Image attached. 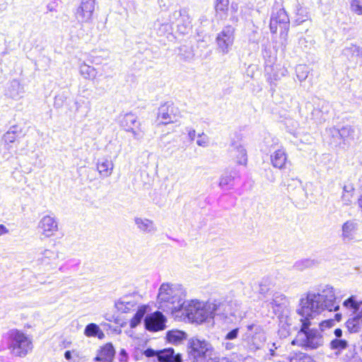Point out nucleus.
<instances>
[{"label":"nucleus","instance_id":"f257e3e1","mask_svg":"<svg viewBox=\"0 0 362 362\" xmlns=\"http://www.w3.org/2000/svg\"><path fill=\"white\" fill-rule=\"evenodd\" d=\"M300 306L297 313L301 317V325L291 344L307 351L317 349L323 345L324 339L317 329L310 328V320L324 310L337 311L339 309L333 287L326 285L317 293H308L305 298L300 299Z\"/></svg>","mask_w":362,"mask_h":362},{"label":"nucleus","instance_id":"f03ea898","mask_svg":"<svg viewBox=\"0 0 362 362\" xmlns=\"http://www.w3.org/2000/svg\"><path fill=\"white\" fill-rule=\"evenodd\" d=\"M185 297L180 286L163 284L158 295V309L172 314L180 312L186 303Z\"/></svg>","mask_w":362,"mask_h":362},{"label":"nucleus","instance_id":"7ed1b4c3","mask_svg":"<svg viewBox=\"0 0 362 362\" xmlns=\"http://www.w3.org/2000/svg\"><path fill=\"white\" fill-rule=\"evenodd\" d=\"M2 345L9 350L11 354L17 357H25L32 351V339L24 332L17 329H9L2 336Z\"/></svg>","mask_w":362,"mask_h":362},{"label":"nucleus","instance_id":"20e7f679","mask_svg":"<svg viewBox=\"0 0 362 362\" xmlns=\"http://www.w3.org/2000/svg\"><path fill=\"white\" fill-rule=\"evenodd\" d=\"M188 357L192 362H211L214 349L204 339L192 337L187 345Z\"/></svg>","mask_w":362,"mask_h":362},{"label":"nucleus","instance_id":"39448f33","mask_svg":"<svg viewBox=\"0 0 362 362\" xmlns=\"http://www.w3.org/2000/svg\"><path fill=\"white\" fill-rule=\"evenodd\" d=\"M214 308L208 302L203 303L198 300L186 302L183 306L182 315H185L193 322L202 323L211 319V310Z\"/></svg>","mask_w":362,"mask_h":362},{"label":"nucleus","instance_id":"423d86ee","mask_svg":"<svg viewBox=\"0 0 362 362\" xmlns=\"http://www.w3.org/2000/svg\"><path fill=\"white\" fill-rule=\"evenodd\" d=\"M248 349L252 351L259 349L266 341L265 333L262 327L257 324L248 325L243 336Z\"/></svg>","mask_w":362,"mask_h":362},{"label":"nucleus","instance_id":"0eeeda50","mask_svg":"<svg viewBox=\"0 0 362 362\" xmlns=\"http://www.w3.org/2000/svg\"><path fill=\"white\" fill-rule=\"evenodd\" d=\"M264 304L266 307L271 308L279 318L287 317L290 313L289 300L285 295L281 293H273L272 300L264 301Z\"/></svg>","mask_w":362,"mask_h":362},{"label":"nucleus","instance_id":"6e6552de","mask_svg":"<svg viewBox=\"0 0 362 362\" xmlns=\"http://www.w3.org/2000/svg\"><path fill=\"white\" fill-rule=\"evenodd\" d=\"M169 21L175 24L177 31L182 35L187 34L192 29V19L187 8L173 11L169 16Z\"/></svg>","mask_w":362,"mask_h":362},{"label":"nucleus","instance_id":"1a4fd4ad","mask_svg":"<svg viewBox=\"0 0 362 362\" xmlns=\"http://www.w3.org/2000/svg\"><path fill=\"white\" fill-rule=\"evenodd\" d=\"M180 118V111L172 102L161 105L157 113V120L160 124L167 125L175 123Z\"/></svg>","mask_w":362,"mask_h":362},{"label":"nucleus","instance_id":"9d476101","mask_svg":"<svg viewBox=\"0 0 362 362\" xmlns=\"http://www.w3.org/2000/svg\"><path fill=\"white\" fill-rule=\"evenodd\" d=\"M235 28L232 25H226L218 33L216 37L218 49L223 54L229 52L235 40Z\"/></svg>","mask_w":362,"mask_h":362},{"label":"nucleus","instance_id":"9b49d317","mask_svg":"<svg viewBox=\"0 0 362 362\" xmlns=\"http://www.w3.org/2000/svg\"><path fill=\"white\" fill-rule=\"evenodd\" d=\"M121 125L127 132L132 133L134 139L140 140L143 138L144 131L141 129V124L134 114H125L121 120Z\"/></svg>","mask_w":362,"mask_h":362},{"label":"nucleus","instance_id":"f8f14e48","mask_svg":"<svg viewBox=\"0 0 362 362\" xmlns=\"http://www.w3.org/2000/svg\"><path fill=\"white\" fill-rule=\"evenodd\" d=\"M95 0H81L80 6L76 11V18L78 23H90L92 21L95 10Z\"/></svg>","mask_w":362,"mask_h":362},{"label":"nucleus","instance_id":"ddd939ff","mask_svg":"<svg viewBox=\"0 0 362 362\" xmlns=\"http://www.w3.org/2000/svg\"><path fill=\"white\" fill-rule=\"evenodd\" d=\"M166 318L160 311L147 315L144 318L145 328L151 332H158L165 328Z\"/></svg>","mask_w":362,"mask_h":362},{"label":"nucleus","instance_id":"4468645a","mask_svg":"<svg viewBox=\"0 0 362 362\" xmlns=\"http://www.w3.org/2000/svg\"><path fill=\"white\" fill-rule=\"evenodd\" d=\"M38 228L42 235L49 238L58 230V223L55 217L49 215L45 216L40 221Z\"/></svg>","mask_w":362,"mask_h":362},{"label":"nucleus","instance_id":"2eb2a0df","mask_svg":"<svg viewBox=\"0 0 362 362\" xmlns=\"http://www.w3.org/2000/svg\"><path fill=\"white\" fill-rule=\"evenodd\" d=\"M21 133V129L17 125H13L3 135L1 141L8 151L13 149V144L18 141Z\"/></svg>","mask_w":362,"mask_h":362},{"label":"nucleus","instance_id":"dca6fc26","mask_svg":"<svg viewBox=\"0 0 362 362\" xmlns=\"http://www.w3.org/2000/svg\"><path fill=\"white\" fill-rule=\"evenodd\" d=\"M134 224L138 230L144 234H154L158 229L155 223L147 218L135 217Z\"/></svg>","mask_w":362,"mask_h":362},{"label":"nucleus","instance_id":"f3484780","mask_svg":"<svg viewBox=\"0 0 362 362\" xmlns=\"http://www.w3.org/2000/svg\"><path fill=\"white\" fill-rule=\"evenodd\" d=\"M115 351L111 343H107L98 351L94 362H112Z\"/></svg>","mask_w":362,"mask_h":362},{"label":"nucleus","instance_id":"a211bd4d","mask_svg":"<svg viewBox=\"0 0 362 362\" xmlns=\"http://www.w3.org/2000/svg\"><path fill=\"white\" fill-rule=\"evenodd\" d=\"M229 151L230 156L235 159L238 164L243 165L247 164V151L241 144L233 143L229 148Z\"/></svg>","mask_w":362,"mask_h":362},{"label":"nucleus","instance_id":"6ab92c4d","mask_svg":"<svg viewBox=\"0 0 362 362\" xmlns=\"http://www.w3.org/2000/svg\"><path fill=\"white\" fill-rule=\"evenodd\" d=\"M158 361L159 362H182V355L175 354L173 348L158 350Z\"/></svg>","mask_w":362,"mask_h":362},{"label":"nucleus","instance_id":"aec40b11","mask_svg":"<svg viewBox=\"0 0 362 362\" xmlns=\"http://www.w3.org/2000/svg\"><path fill=\"white\" fill-rule=\"evenodd\" d=\"M358 228V223L355 219H351L346 221L342 225V234L341 238L344 240H351L354 238V235Z\"/></svg>","mask_w":362,"mask_h":362},{"label":"nucleus","instance_id":"412c9836","mask_svg":"<svg viewBox=\"0 0 362 362\" xmlns=\"http://www.w3.org/2000/svg\"><path fill=\"white\" fill-rule=\"evenodd\" d=\"M114 164L111 160L100 158L97 162V170L102 177H110L113 171Z\"/></svg>","mask_w":362,"mask_h":362},{"label":"nucleus","instance_id":"4be33fe9","mask_svg":"<svg viewBox=\"0 0 362 362\" xmlns=\"http://www.w3.org/2000/svg\"><path fill=\"white\" fill-rule=\"evenodd\" d=\"M136 306V303L132 296H124L115 303L117 309L124 313L134 310Z\"/></svg>","mask_w":362,"mask_h":362},{"label":"nucleus","instance_id":"5701e85b","mask_svg":"<svg viewBox=\"0 0 362 362\" xmlns=\"http://www.w3.org/2000/svg\"><path fill=\"white\" fill-rule=\"evenodd\" d=\"M272 16L279 23V27L281 33L288 30L289 18L284 9L280 8L276 12H273Z\"/></svg>","mask_w":362,"mask_h":362},{"label":"nucleus","instance_id":"b1692460","mask_svg":"<svg viewBox=\"0 0 362 362\" xmlns=\"http://www.w3.org/2000/svg\"><path fill=\"white\" fill-rule=\"evenodd\" d=\"M286 159V155L283 149H277L271 155L272 164L276 168H283Z\"/></svg>","mask_w":362,"mask_h":362},{"label":"nucleus","instance_id":"393cba45","mask_svg":"<svg viewBox=\"0 0 362 362\" xmlns=\"http://www.w3.org/2000/svg\"><path fill=\"white\" fill-rule=\"evenodd\" d=\"M362 324V313L352 314L346 322V327L350 332L355 333L359 331Z\"/></svg>","mask_w":362,"mask_h":362},{"label":"nucleus","instance_id":"a878e982","mask_svg":"<svg viewBox=\"0 0 362 362\" xmlns=\"http://www.w3.org/2000/svg\"><path fill=\"white\" fill-rule=\"evenodd\" d=\"M229 0H216L214 8L216 16L221 19H226L228 11Z\"/></svg>","mask_w":362,"mask_h":362},{"label":"nucleus","instance_id":"bb28decb","mask_svg":"<svg viewBox=\"0 0 362 362\" xmlns=\"http://www.w3.org/2000/svg\"><path fill=\"white\" fill-rule=\"evenodd\" d=\"M57 257L58 254L56 252L50 250H44L39 254L37 261L40 264L48 265L51 264L53 260L57 259Z\"/></svg>","mask_w":362,"mask_h":362},{"label":"nucleus","instance_id":"cd10ccee","mask_svg":"<svg viewBox=\"0 0 362 362\" xmlns=\"http://www.w3.org/2000/svg\"><path fill=\"white\" fill-rule=\"evenodd\" d=\"M84 334L88 337H98L100 339H103L105 337L103 332L100 329L99 326L95 323H90L86 325L84 329Z\"/></svg>","mask_w":362,"mask_h":362},{"label":"nucleus","instance_id":"c85d7f7f","mask_svg":"<svg viewBox=\"0 0 362 362\" xmlns=\"http://www.w3.org/2000/svg\"><path fill=\"white\" fill-rule=\"evenodd\" d=\"M319 262L317 259H302L298 260L293 264V268L296 270L303 271L305 269L313 268L317 266Z\"/></svg>","mask_w":362,"mask_h":362},{"label":"nucleus","instance_id":"c756f323","mask_svg":"<svg viewBox=\"0 0 362 362\" xmlns=\"http://www.w3.org/2000/svg\"><path fill=\"white\" fill-rule=\"evenodd\" d=\"M79 71L81 75L86 79H94L97 76L96 69L85 62L80 64Z\"/></svg>","mask_w":362,"mask_h":362},{"label":"nucleus","instance_id":"7c9ffc66","mask_svg":"<svg viewBox=\"0 0 362 362\" xmlns=\"http://www.w3.org/2000/svg\"><path fill=\"white\" fill-rule=\"evenodd\" d=\"M237 173L235 170H230L225 172L220 177L219 186L221 188L230 185L233 186V182L235 179Z\"/></svg>","mask_w":362,"mask_h":362},{"label":"nucleus","instance_id":"2f4dec72","mask_svg":"<svg viewBox=\"0 0 362 362\" xmlns=\"http://www.w3.org/2000/svg\"><path fill=\"white\" fill-rule=\"evenodd\" d=\"M288 360L289 362H314L310 356L303 352L291 353Z\"/></svg>","mask_w":362,"mask_h":362},{"label":"nucleus","instance_id":"473e14b6","mask_svg":"<svg viewBox=\"0 0 362 362\" xmlns=\"http://www.w3.org/2000/svg\"><path fill=\"white\" fill-rule=\"evenodd\" d=\"M178 56L185 61H190L194 58V54L191 46L181 45L179 47Z\"/></svg>","mask_w":362,"mask_h":362},{"label":"nucleus","instance_id":"72a5a7b5","mask_svg":"<svg viewBox=\"0 0 362 362\" xmlns=\"http://www.w3.org/2000/svg\"><path fill=\"white\" fill-rule=\"evenodd\" d=\"M23 88L21 86L20 82L18 80H13L10 83L8 88L9 95L12 98L16 99L20 97L21 93H23Z\"/></svg>","mask_w":362,"mask_h":362},{"label":"nucleus","instance_id":"f704fd0d","mask_svg":"<svg viewBox=\"0 0 362 362\" xmlns=\"http://www.w3.org/2000/svg\"><path fill=\"white\" fill-rule=\"evenodd\" d=\"M186 334L184 332L179 330H172L167 333V339L170 343H178L184 339Z\"/></svg>","mask_w":362,"mask_h":362},{"label":"nucleus","instance_id":"c9c22d12","mask_svg":"<svg viewBox=\"0 0 362 362\" xmlns=\"http://www.w3.org/2000/svg\"><path fill=\"white\" fill-rule=\"evenodd\" d=\"M146 313V306H141L140 307L136 313L134 314V317L130 321V327L132 328L136 327L140 322H141V320L144 317L145 314Z\"/></svg>","mask_w":362,"mask_h":362},{"label":"nucleus","instance_id":"e433bc0d","mask_svg":"<svg viewBox=\"0 0 362 362\" xmlns=\"http://www.w3.org/2000/svg\"><path fill=\"white\" fill-rule=\"evenodd\" d=\"M326 132L329 136L332 137L330 144H332L334 146H337V144H340V141L341 139L340 129H337L336 127H332V128H329V129H327Z\"/></svg>","mask_w":362,"mask_h":362},{"label":"nucleus","instance_id":"4c0bfd02","mask_svg":"<svg viewBox=\"0 0 362 362\" xmlns=\"http://www.w3.org/2000/svg\"><path fill=\"white\" fill-rule=\"evenodd\" d=\"M341 139H354L356 133V129L350 125L342 127L340 129Z\"/></svg>","mask_w":362,"mask_h":362},{"label":"nucleus","instance_id":"58836bf2","mask_svg":"<svg viewBox=\"0 0 362 362\" xmlns=\"http://www.w3.org/2000/svg\"><path fill=\"white\" fill-rule=\"evenodd\" d=\"M296 73L298 79L302 82L307 78L309 74V69L305 65L299 64L296 67Z\"/></svg>","mask_w":362,"mask_h":362},{"label":"nucleus","instance_id":"ea45409f","mask_svg":"<svg viewBox=\"0 0 362 362\" xmlns=\"http://www.w3.org/2000/svg\"><path fill=\"white\" fill-rule=\"evenodd\" d=\"M209 304L211 305H214V308L211 310V319L214 318L216 315L221 316L223 315L224 306L225 305L219 301L214 300L213 302L208 301Z\"/></svg>","mask_w":362,"mask_h":362},{"label":"nucleus","instance_id":"a19ab883","mask_svg":"<svg viewBox=\"0 0 362 362\" xmlns=\"http://www.w3.org/2000/svg\"><path fill=\"white\" fill-rule=\"evenodd\" d=\"M348 346V342L345 339H334L330 342V348L333 350L341 351L345 349Z\"/></svg>","mask_w":362,"mask_h":362},{"label":"nucleus","instance_id":"79ce46f5","mask_svg":"<svg viewBox=\"0 0 362 362\" xmlns=\"http://www.w3.org/2000/svg\"><path fill=\"white\" fill-rule=\"evenodd\" d=\"M154 27L155 29L157 30L158 35L160 36L165 35L166 33L170 32L171 30V26L169 23H161L159 21L155 22Z\"/></svg>","mask_w":362,"mask_h":362},{"label":"nucleus","instance_id":"37998d69","mask_svg":"<svg viewBox=\"0 0 362 362\" xmlns=\"http://www.w3.org/2000/svg\"><path fill=\"white\" fill-rule=\"evenodd\" d=\"M307 19L308 16L306 9L303 7L298 8L297 9L296 18L295 19V22L296 23V24L300 25L304 21H305Z\"/></svg>","mask_w":362,"mask_h":362},{"label":"nucleus","instance_id":"c03bdc74","mask_svg":"<svg viewBox=\"0 0 362 362\" xmlns=\"http://www.w3.org/2000/svg\"><path fill=\"white\" fill-rule=\"evenodd\" d=\"M66 99L67 94L64 92L57 95L54 98V107H56L57 108L62 107L64 105Z\"/></svg>","mask_w":362,"mask_h":362},{"label":"nucleus","instance_id":"a18cd8bd","mask_svg":"<svg viewBox=\"0 0 362 362\" xmlns=\"http://www.w3.org/2000/svg\"><path fill=\"white\" fill-rule=\"evenodd\" d=\"M101 51L96 52L93 51L90 54L89 62L93 64H100L102 63L103 59L105 58L103 55L98 54Z\"/></svg>","mask_w":362,"mask_h":362},{"label":"nucleus","instance_id":"49530a36","mask_svg":"<svg viewBox=\"0 0 362 362\" xmlns=\"http://www.w3.org/2000/svg\"><path fill=\"white\" fill-rule=\"evenodd\" d=\"M351 9L358 15L362 14V0H352Z\"/></svg>","mask_w":362,"mask_h":362},{"label":"nucleus","instance_id":"de8ad7c7","mask_svg":"<svg viewBox=\"0 0 362 362\" xmlns=\"http://www.w3.org/2000/svg\"><path fill=\"white\" fill-rule=\"evenodd\" d=\"M198 139L197 140V144L202 147H206L209 143V137L204 134V132L198 134Z\"/></svg>","mask_w":362,"mask_h":362},{"label":"nucleus","instance_id":"09e8293b","mask_svg":"<svg viewBox=\"0 0 362 362\" xmlns=\"http://www.w3.org/2000/svg\"><path fill=\"white\" fill-rule=\"evenodd\" d=\"M268 281H269L268 278L263 279L262 280L261 283L259 284V293L261 294H265L269 291L270 287L268 284Z\"/></svg>","mask_w":362,"mask_h":362},{"label":"nucleus","instance_id":"8fccbe9b","mask_svg":"<svg viewBox=\"0 0 362 362\" xmlns=\"http://www.w3.org/2000/svg\"><path fill=\"white\" fill-rule=\"evenodd\" d=\"M269 28H270V30L272 33H276L277 32L278 28H279V23L272 16H271V18H270Z\"/></svg>","mask_w":362,"mask_h":362},{"label":"nucleus","instance_id":"3c124183","mask_svg":"<svg viewBox=\"0 0 362 362\" xmlns=\"http://www.w3.org/2000/svg\"><path fill=\"white\" fill-rule=\"evenodd\" d=\"M239 332L238 328L230 330L226 336V339L232 340L237 338Z\"/></svg>","mask_w":362,"mask_h":362},{"label":"nucleus","instance_id":"603ef678","mask_svg":"<svg viewBox=\"0 0 362 362\" xmlns=\"http://www.w3.org/2000/svg\"><path fill=\"white\" fill-rule=\"evenodd\" d=\"M158 351H156L151 348H148L144 351V355L148 358L156 356L158 358Z\"/></svg>","mask_w":362,"mask_h":362},{"label":"nucleus","instance_id":"864d4df0","mask_svg":"<svg viewBox=\"0 0 362 362\" xmlns=\"http://www.w3.org/2000/svg\"><path fill=\"white\" fill-rule=\"evenodd\" d=\"M334 320H327L322 322L320 324V329L323 330L325 327H331L334 326Z\"/></svg>","mask_w":362,"mask_h":362},{"label":"nucleus","instance_id":"5fc2aeb1","mask_svg":"<svg viewBox=\"0 0 362 362\" xmlns=\"http://www.w3.org/2000/svg\"><path fill=\"white\" fill-rule=\"evenodd\" d=\"M280 348V344L279 342H274L269 347L270 354L272 356H276L277 354L275 353V351Z\"/></svg>","mask_w":362,"mask_h":362},{"label":"nucleus","instance_id":"6e6d98bb","mask_svg":"<svg viewBox=\"0 0 362 362\" xmlns=\"http://www.w3.org/2000/svg\"><path fill=\"white\" fill-rule=\"evenodd\" d=\"M128 360V354L127 351L122 349L119 354V361L120 362H127Z\"/></svg>","mask_w":362,"mask_h":362},{"label":"nucleus","instance_id":"4d7b16f0","mask_svg":"<svg viewBox=\"0 0 362 362\" xmlns=\"http://www.w3.org/2000/svg\"><path fill=\"white\" fill-rule=\"evenodd\" d=\"M186 132H187L188 138L191 141H193L195 139L196 131L190 127H186Z\"/></svg>","mask_w":362,"mask_h":362},{"label":"nucleus","instance_id":"13d9d810","mask_svg":"<svg viewBox=\"0 0 362 362\" xmlns=\"http://www.w3.org/2000/svg\"><path fill=\"white\" fill-rule=\"evenodd\" d=\"M8 233V230L7 229V228L3 225V224H0V236L4 235V234H6Z\"/></svg>","mask_w":362,"mask_h":362},{"label":"nucleus","instance_id":"bf43d9fd","mask_svg":"<svg viewBox=\"0 0 362 362\" xmlns=\"http://www.w3.org/2000/svg\"><path fill=\"white\" fill-rule=\"evenodd\" d=\"M334 335L336 336V339H341L342 336V330L339 328H337L334 332Z\"/></svg>","mask_w":362,"mask_h":362},{"label":"nucleus","instance_id":"052dcab7","mask_svg":"<svg viewBox=\"0 0 362 362\" xmlns=\"http://www.w3.org/2000/svg\"><path fill=\"white\" fill-rule=\"evenodd\" d=\"M238 4L236 3H232L231 5H230V11L232 12H234V13H236L237 11H238Z\"/></svg>","mask_w":362,"mask_h":362},{"label":"nucleus","instance_id":"680f3d73","mask_svg":"<svg viewBox=\"0 0 362 362\" xmlns=\"http://www.w3.org/2000/svg\"><path fill=\"white\" fill-rule=\"evenodd\" d=\"M64 358L69 361L71 359V352L70 351H66L64 353Z\"/></svg>","mask_w":362,"mask_h":362},{"label":"nucleus","instance_id":"e2e57ef3","mask_svg":"<svg viewBox=\"0 0 362 362\" xmlns=\"http://www.w3.org/2000/svg\"><path fill=\"white\" fill-rule=\"evenodd\" d=\"M230 21L233 23H238V17L235 15H231V17L230 18Z\"/></svg>","mask_w":362,"mask_h":362},{"label":"nucleus","instance_id":"0e129e2a","mask_svg":"<svg viewBox=\"0 0 362 362\" xmlns=\"http://www.w3.org/2000/svg\"><path fill=\"white\" fill-rule=\"evenodd\" d=\"M225 346H226V349L230 350V349H232L234 347V345H233V343L226 342L225 344Z\"/></svg>","mask_w":362,"mask_h":362},{"label":"nucleus","instance_id":"69168bd1","mask_svg":"<svg viewBox=\"0 0 362 362\" xmlns=\"http://www.w3.org/2000/svg\"><path fill=\"white\" fill-rule=\"evenodd\" d=\"M358 205L362 211V194L360 196V197L358 199Z\"/></svg>","mask_w":362,"mask_h":362},{"label":"nucleus","instance_id":"338daca9","mask_svg":"<svg viewBox=\"0 0 362 362\" xmlns=\"http://www.w3.org/2000/svg\"><path fill=\"white\" fill-rule=\"evenodd\" d=\"M334 317H335V320L339 322L341 319V315L340 313H337V314H335Z\"/></svg>","mask_w":362,"mask_h":362},{"label":"nucleus","instance_id":"774afa93","mask_svg":"<svg viewBox=\"0 0 362 362\" xmlns=\"http://www.w3.org/2000/svg\"><path fill=\"white\" fill-rule=\"evenodd\" d=\"M343 189L344 192H349V191L353 190L354 188L352 187H350V189H349V187L345 185V186H344Z\"/></svg>","mask_w":362,"mask_h":362}]
</instances>
